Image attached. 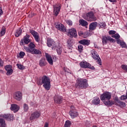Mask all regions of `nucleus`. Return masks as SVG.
I'll use <instances>...</instances> for the list:
<instances>
[{"label":"nucleus","mask_w":127,"mask_h":127,"mask_svg":"<svg viewBox=\"0 0 127 127\" xmlns=\"http://www.w3.org/2000/svg\"><path fill=\"white\" fill-rule=\"evenodd\" d=\"M23 48L24 50H25V51L28 53L35 54L36 55H40V54H41V51L35 49V45L32 42H31L28 45V47L24 46Z\"/></svg>","instance_id":"1"},{"label":"nucleus","mask_w":127,"mask_h":127,"mask_svg":"<svg viewBox=\"0 0 127 127\" xmlns=\"http://www.w3.org/2000/svg\"><path fill=\"white\" fill-rule=\"evenodd\" d=\"M38 85H43V87L47 90L49 91L51 88V84L50 83V78L46 75H43L41 78V82H38Z\"/></svg>","instance_id":"2"},{"label":"nucleus","mask_w":127,"mask_h":127,"mask_svg":"<svg viewBox=\"0 0 127 127\" xmlns=\"http://www.w3.org/2000/svg\"><path fill=\"white\" fill-rule=\"evenodd\" d=\"M13 119L12 114H0V127H5V121H11Z\"/></svg>","instance_id":"3"},{"label":"nucleus","mask_w":127,"mask_h":127,"mask_svg":"<svg viewBox=\"0 0 127 127\" xmlns=\"http://www.w3.org/2000/svg\"><path fill=\"white\" fill-rule=\"evenodd\" d=\"M76 86L79 89H87L88 88V80L86 79L78 78L76 83Z\"/></svg>","instance_id":"4"},{"label":"nucleus","mask_w":127,"mask_h":127,"mask_svg":"<svg viewBox=\"0 0 127 127\" xmlns=\"http://www.w3.org/2000/svg\"><path fill=\"white\" fill-rule=\"evenodd\" d=\"M82 17L87 21H96L97 20V17L95 16V14L93 11L87 13L86 15H83Z\"/></svg>","instance_id":"5"},{"label":"nucleus","mask_w":127,"mask_h":127,"mask_svg":"<svg viewBox=\"0 0 127 127\" xmlns=\"http://www.w3.org/2000/svg\"><path fill=\"white\" fill-rule=\"evenodd\" d=\"M91 55L92 58H93L94 60H96V62H97L99 65H102V60H101V58H100V57H99V55H98V53H97V52H96L95 50L93 49L91 51Z\"/></svg>","instance_id":"6"},{"label":"nucleus","mask_w":127,"mask_h":127,"mask_svg":"<svg viewBox=\"0 0 127 127\" xmlns=\"http://www.w3.org/2000/svg\"><path fill=\"white\" fill-rule=\"evenodd\" d=\"M111 98H112V94L109 92H106L101 95L100 100L105 103V102L110 101Z\"/></svg>","instance_id":"7"},{"label":"nucleus","mask_w":127,"mask_h":127,"mask_svg":"<svg viewBox=\"0 0 127 127\" xmlns=\"http://www.w3.org/2000/svg\"><path fill=\"white\" fill-rule=\"evenodd\" d=\"M101 39L102 40L103 45H106L107 43H108V41H110V42H112V43H114V42H116V40L111 38L110 36H102Z\"/></svg>","instance_id":"8"},{"label":"nucleus","mask_w":127,"mask_h":127,"mask_svg":"<svg viewBox=\"0 0 127 127\" xmlns=\"http://www.w3.org/2000/svg\"><path fill=\"white\" fill-rule=\"evenodd\" d=\"M79 65L81 68H88L89 69H91V70H95V67L94 66H92L90 63L83 61L79 63Z\"/></svg>","instance_id":"9"},{"label":"nucleus","mask_w":127,"mask_h":127,"mask_svg":"<svg viewBox=\"0 0 127 127\" xmlns=\"http://www.w3.org/2000/svg\"><path fill=\"white\" fill-rule=\"evenodd\" d=\"M30 36L29 35H26L25 37H24L23 40H21L20 42V45L23 46L25 44H28L30 42V39H29Z\"/></svg>","instance_id":"10"},{"label":"nucleus","mask_w":127,"mask_h":127,"mask_svg":"<svg viewBox=\"0 0 127 127\" xmlns=\"http://www.w3.org/2000/svg\"><path fill=\"white\" fill-rule=\"evenodd\" d=\"M54 14L55 16H57L58 14H59V12H60V9H61V6L60 4H57L56 5H54Z\"/></svg>","instance_id":"11"},{"label":"nucleus","mask_w":127,"mask_h":127,"mask_svg":"<svg viewBox=\"0 0 127 127\" xmlns=\"http://www.w3.org/2000/svg\"><path fill=\"white\" fill-rule=\"evenodd\" d=\"M41 115V113H40V112L35 111L31 115L30 120L31 121H33V120H36L37 119H38L39 117H40Z\"/></svg>","instance_id":"12"},{"label":"nucleus","mask_w":127,"mask_h":127,"mask_svg":"<svg viewBox=\"0 0 127 127\" xmlns=\"http://www.w3.org/2000/svg\"><path fill=\"white\" fill-rule=\"evenodd\" d=\"M67 35L69 37H76L77 36V31L75 28H71L68 30Z\"/></svg>","instance_id":"13"},{"label":"nucleus","mask_w":127,"mask_h":127,"mask_svg":"<svg viewBox=\"0 0 127 127\" xmlns=\"http://www.w3.org/2000/svg\"><path fill=\"white\" fill-rule=\"evenodd\" d=\"M115 100L116 101V106H118V107H120V108L126 107V103L124 102L120 101L118 97H115Z\"/></svg>","instance_id":"14"},{"label":"nucleus","mask_w":127,"mask_h":127,"mask_svg":"<svg viewBox=\"0 0 127 127\" xmlns=\"http://www.w3.org/2000/svg\"><path fill=\"white\" fill-rule=\"evenodd\" d=\"M13 98L16 101H21L22 99V93L20 91H17L14 93Z\"/></svg>","instance_id":"15"},{"label":"nucleus","mask_w":127,"mask_h":127,"mask_svg":"<svg viewBox=\"0 0 127 127\" xmlns=\"http://www.w3.org/2000/svg\"><path fill=\"white\" fill-rule=\"evenodd\" d=\"M47 45L49 47H52V49L53 50L55 48L57 47L55 44V42L53 39H49L47 41Z\"/></svg>","instance_id":"16"},{"label":"nucleus","mask_w":127,"mask_h":127,"mask_svg":"<svg viewBox=\"0 0 127 127\" xmlns=\"http://www.w3.org/2000/svg\"><path fill=\"white\" fill-rule=\"evenodd\" d=\"M54 100L55 103L56 104H61L63 101V98L62 96H60L59 95H55V96L54 97Z\"/></svg>","instance_id":"17"},{"label":"nucleus","mask_w":127,"mask_h":127,"mask_svg":"<svg viewBox=\"0 0 127 127\" xmlns=\"http://www.w3.org/2000/svg\"><path fill=\"white\" fill-rule=\"evenodd\" d=\"M56 27L57 29H58V30H60V31L66 32V28H65V27L63 25V24L60 23H57L56 25Z\"/></svg>","instance_id":"18"},{"label":"nucleus","mask_w":127,"mask_h":127,"mask_svg":"<svg viewBox=\"0 0 127 127\" xmlns=\"http://www.w3.org/2000/svg\"><path fill=\"white\" fill-rule=\"evenodd\" d=\"M30 33L33 35V37L35 38V40H36L37 42L39 41V36H38L37 32L34 30H30Z\"/></svg>","instance_id":"19"},{"label":"nucleus","mask_w":127,"mask_h":127,"mask_svg":"<svg viewBox=\"0 0 127 127\" xmlns=\"http://www.w3.org/2000/svg\"><path fill=\"white\" fill-rule=\"evenodd\" d=\"M11 68V65H7L5 66V69L7 71L6 75L8 76L11 75V74H12V72H13V70Z\"/></svg>","instance_id":"20"},{"label":"nucleus","mask_w":127,"mask_h":127,"mask_svg":"<svg viewBox=\"0 0 127 127\" xmlns=\"http://www.w3.org/2000/svg\"><path fill=\"white\" fill-rule=\"evenodd\" d=\"M97 26H98V22H93L89 24V29L93 31V30H95L97 28Z\"/></svg>","instance_id":"21"},{"label":"nucleus","mask_w":127,"mask_h":127,"mask_svg":"<svg viewBox=\"0 0 127 127\" xmlns=\"http://www.w3.org/2000/svg\"><path fill=\"white\" fill-rule=\"evenodd\" d=\"M90 40L87 39H82L78 41L79 44H82V45H84V46L90 45Z\"/></svg>","instance_id":"22"},{"label":"nucleus","mask_w":127,"mask_h":127,"mask_svg":"<svg viewBox=\"0 0 127 127\" xmlns=\"http://www.w3.org/2000/svg\"><path fill=\"white\" fill-rule=\"evenodd\" d=\"M69 116H70L72 119H75L78 117V112L76 111L70 110L69 112Z\"/></svg>","instance_id":"23"},{"label":"nucleus","mask_w":127,"mask_h":127,"mask_svg":"<svg viewBox=\"0 0 127 127\" xmlns=\"http://www.w3.org/2000/svg\"><path fill=\"white\" fill-rule=\"evenodd\" d=\"M46 58L49 64L50 65H53V60H52V57L48 53H45Z\"/></svg>","instance_id":"24"},{"label":"nucleus","mask_w":127,"mask_h":127,"mask_svg":"<svg viewBox=\"0 0 127 127\" xmlns=\"http://www.w3.org/2000/svg\"><path fill=\"white\" fill-rule=\"evenodd\" d=\"M10 109L11 111H13L14 113H16V112H18L19 110V106L16 104H12L11 105Z\"/></svg>","instance_id":"25"},{"label":"nucleus","mask_w":127,"mask_h":127,"mask_svg":"<svg viewBox=\"0 0 127 127\" xmlns=\"http://www.w3.org/2000/svg\"><path fill=\"white\" fill-rule=\"evenodd\" d=\"M104 104H105L106 106H113V105H116V100H115V97H114V101L108 100V101H105Z\"/></svg>","instance_id":"26"},{"label":"nucleus","mask_w":127,"mask_h":127,"mask_svg":"<svg viewBox=\"0 0 127 127\" xmlns=\"http://www.w3.org/2000/svg\"><path fill=\"white\" fill-rule=\"evenodd\" d=\"M117 42L118 44H120L122 48H126L127 47V44L125 42L121 40H117Z\"/></svg>","instance_id":"27"},{"label":"nucleus","mask_w":127,"mask_h":127,"mask_svg":"<svg viewBox=\"0 0 127 127\" xmlns=\"http://www.w3.org/2000/svg\"><path fill=\"white\" fill-rule=\"evenodd\" d=\"M79 25L82 26H87L88 25V22L84 19H79Z\"/></svg>","instance_id":"28"},{"label":"nucleus","mask_w":127,"mask_h":127,"mask_svg":"<svg viewBox=\"0 0 127 127\" xmlns=\"http://www.w3.org/2000/svg\"><path fill=\"white\" fill-rule=\"evenodd\" d=\"M92 103L93 105H99L100 104V98L99 97L94 98L92 100Z\"/></svg>","instance_id":"29"},{"label":"nucleus","mask_w":127,"mask_h":127,"mask_svg":"<svg viewBox=\"0 0 127 127\" xmlns=\"http://www.w3.org/2000/svg\"><path fill=\"white\" fill-rule=\"evenodd\" d=\"M39 65L40 67H43L46 65V63H45V60L44 59H41L39 61Z\"/></svg>","instance_id":"30"},{"label":"nucleus","mask_w":127,"mask_h":127,"mask_svg":"<svg viewBox=\"0 0 127 127\" xmlns=\"http://www.w3.org/2000/svg\"><path fill=\"white\" fill-rule=\"evenodd\" d=\"M21 32H22V30L21 29H18L15 33V36H16V37H18L21 35Z\"/></svg>","instance_id":"31"},{"label":"nucleus","mask_w":127,"mask_h":127,"mask_svg":"<svg viewBox=\"0 0 127 127\" xmlns=\"http://www.w3.org/2000/svg\"><path fill=\"white\" fill-rule=\"evenodd\" d=\"M6 28L5 27H2L0 32V36H3L5 34V30Z\"/></svg>","instance_id":"32"},{"label":"nucleus","mask_w":127,"mask_h":127,"mask_svg":"<svg viewBox=\"0 0 127 127\" xmlns=\"http://www.w3.org/2000/svg\"><path fill=\"white\" fill-rule=\"evenodd\" d=\"M67 45L68 47H71L72 45H73V41L72 39H69L67 40Z\"/></svg>","instance_id":"33"},{"label":"nucleus","mask_w":127,"mask_h":127,"mask_svg":"<svg viewBox=\"0 0 127 127\" xmlns=\"http://www.w3.org/2000/svg\"><path fill=\"white\" fill-rule=\"evenodd\" d=\"M71 125V122L68 120L65 122L64 127H70Z\"/></svg>","instance_id":"34"},{"label":"nucleus","mask_w":127,"mask_h":127,"mask_svg":"<svg viewBox=\"0 0 127 127\" xmlns=\"http://www.w3.org/2000/svg\"><path fill=\"white\" fill-rule=\"evenodd\" d=\"M99 25L100 26L99 28H105L106 26V23L103 22L99 23Z\"/></svg>","instance_id":"35"},{"label":"nucleus","mask_w":127,"mask_h":127,"mask_svg":"<svg viewBox=\"0 0 127 127\" xmlns=\"http://www.w3.org/2000/svg\"><path fill=\"white\" fill-rule=\"evenodd\" d=\"M25 55V53L24 52H20L18 56V58H23Z\"/></svg>","instance_id":"36"},{"label":"nucleus","mask_w":127,"mask_h":127,"mask_svg":"<svg viewBox=\"0 0 127 127\" xmlns=\"http://www.w3.org/2000/svg\"><path fill=\"white\" fill-rule=\"evenodd\" d=\"M57 52L59 55H60L62 53V48L58 47L57 49Z\"/></svg>","instance_id":"37"},{"label":"nucleus","mask_w":127,"mask_h":127,"mask_svg":"<svg viewBox=\"0 0 127 127\" xmlns=\"http://www.w3.org/2000/svg\"><path fill=\"white\" fill-rule=\"evenodd\" d=\"M111 36L113 38H115V39H118V40H119V38H120V35L119 34L116 33L114 35H112Z\"/></svg>","instance_id":"38"},{"label":"nucleus","mask_w":127,"mask_h":127,"mask_svg":"<svg viewBox=\"0 0 127 127\" xmlns=\"http://www.w3.org/2000/svg\"><path fill=\"white\" fill-rule=\"evenodd\" d=\"M121 67L122 69L124 70V71H125V72H127V64H122Z\"/></svg>","instance_id":"39"},{"label":"nucleus","mask_w":127,"mask_h":127,"mask_svg":"<svg viewBox=\"0 0 127 127\" xmlns=\"http://www.w3.org/2000/svg\"><path fill=\"white\" fill-rule=\"evenodd\" d=\"M23 109H24V112H27V111H28V105L26 104H24L23 105Z\"/></svg>","instance_id":"40"},{"label":"nucleus","mask_w":127,"mask_h":127,"mask_svg":"<svg viewBox=\"0 0 127 127\" xmlns=\"http://www.w3.org/2000/svg\"><path fill=\"white\" fill-rule=\"evenodd\" d=\"M127 94H126V95H122L120 97V100H121L122 101L127 100Z\"/></svg>","instance_id":"41"},{"label":"nucleus","mask_w":127,"mask_h":127,"mask_svg":"<svg viewBox=\"0 0 127 127\" xmlns=\"http://www.w3.org/2000/svg\"><path fill=\"white\" fill-rule=\"evenodd\" d=\"M17 66L20 70H23L24 69V66L23 65L20 64H17Z\"/></svg>","instance_id":"42"},{"label":"nucleus","mask_w":127,"mask_h":127,"mask_svg":"<svg viewBox=\"0 0 127 127\" xmlns=\"http://www.w3.org/2000/svg\"><path fill=\"white\" fill-rule=\"evenodd\" d=\"M116 33L117 32L114 30H110L109 31V34H110V35H114L115 34H116Z\"/></svg>","instance_id":"43"},{"label":"nucleus","mask_w":127,"mask_h":127,"mask_svg":"<svg viewBox=\"0 0 127 127\" xmlns=\"http://www.w3.org/2000/svg\"><path fill=\"white\" fill-rule=\"evenodd\" d=\"M78 49L79 52H81L82 50H83V46H82L81 45H78Z\"/></svg>","instance_id":"44"},{"label":"nucleus","mask_w":127,"mask_h":127,"mask_svg":"<svg viewBox=\"0 0 127 127\" xmlns=\"http://www.w3.org/2000/svg\"><path fill=\"white\" fill-rule=\"evenodd\" d=\"M87 33H88L87 32L84 33L82 31H79V32H78V35L79 36H84V35H85V34H87Z\"/></svg>","instance_id":"45"},{"label":"nucleus","mask_w":127,"mask_h":127,"mask_svg":"<svg viewBox=\"0 0 127 127\" xmlns=\"http://www.w3.org/2000/svg\"><path fill=\"white\" fill-rule=\"evenodd\" d=\"M66 23L68 24V25H73V22L71 21L70 20H68L66 21Z\"/></svg>","instance_id":"46"},{"label":"nucleus","mask_w":127,"mask_h":127,"mask_svg":"<svg viewBox=\"0 0 127 127\" xmlns=\"http://www.w3.org/2000/svg\"><path fill=\"white\" fill-rule=\"evenodd\" d=\"M3 61L1 60L0 58V66H3Z\"/></svg>","instance_id":"47"},{"label":"nucleus","mask_w":127,"mask_h":127,"mask_svg":"<svg viewBox=\"0 0 127 127\" xmlns=\"http://www.w3.org/2000/svg\"><path fill=\"white\" fill-rule=\"evenodd\" d=\"M71 111H76V110L75 109V107L74 106L71 107Z\"/></svg>","instance_id":"48"},{"label":"nucleus","mask_w":127,"mask_h":127,"mask_svg":"<svg viewBox=\"0 0 127 127\" xmlns=\"http://www.w3.org/2000/svg\"><path fill=\"white\" fill-rule=\"evenodd\" d=\"M2 14V9H1V7H0V15H1Z\"/></svg>","instance_id":"49"},{"label":"nucleus","mask_w":127,"mask_h":127,"mask_svg":"<svg viewBox=\"0 0 127 127\" xmlns=\"http://www.w3.org/2000/svg\"><path fill=\"white\" fill-rule=\"evenodd\" d=\"M111 2H116L117 0H109Z\"/></svg>","instance_id":"50"},{"label":"nucleus","mask_w":127,"mask_h":127,"mask_svg":"<svg viewBox=\"0 0 127 127\" xmlns=\"http://www.w3.org/2000/svg\"><path fill=\"white\" fill-rule=\"evenodd\" d=\"M44 127H48V123H46Z\"/></svg>","instance_id":"51"},{"label":"nucleus","mask_w":127,"mask_h":127,"mask_svg":"<svg viewBox=\"0 0 127 127\" xmlns=\"http://www.w3.org/2000/svg\"><path fill=\"white\" fill-rule=\"evenodd\" d=\"M94 47L95 48H99V47L98 46H97V45L96 44H94Z\"/></svg>","instance_id":"52"},{"label":"nucleus","mask_w":127,"mask_h":127,"mask_svg":"<svg viewBox=\"0 0 127 127\" xmlns=\"http://www.w3.org/2000/svg\"><path fill=\"white\" fill-rule=\"evenodd\" d=\"M0 73H3V70L0 69Z\"/></svg>","instance_id":"53"},{"label":"nucleus","mask_w":127,"mask_h":127,"mask_svg":"<svg viewBox=\"0 0 127 127\" xmlns=\"http://www.w3.org/2000/svg\"><path fill=\"white\" fill-rule=\"evenodd\" d=\"M53 59H55L56 60V59H57L56 56H54Z\"/></svg>","instance_id":"54"},{"label":"nucleus","mask_w":127,"mask_h":127,"mask_svg":"<svg viewBox=\"0 0 127 127\" xmlns=\"http://www.w3.org/2000/svg\"><path fill=\"white\" fill-rule=\"evenodd\" d=\"M1 127H5V126H1Z\"/></svg>","instance_id":"55"},{"label":"nucleus","mask_w":127,"mask_h":127,"mask_svg":"<svg viewBox=\"0 0 127 127\" xmlns=\"http://www.w3.org/2000/svg\"><path fill=\"white\" fill-rule=\"evenodd\" d=\"M67 73H69V71H67Z\"/></svg>","instance_id":"56"}]
</instances>
